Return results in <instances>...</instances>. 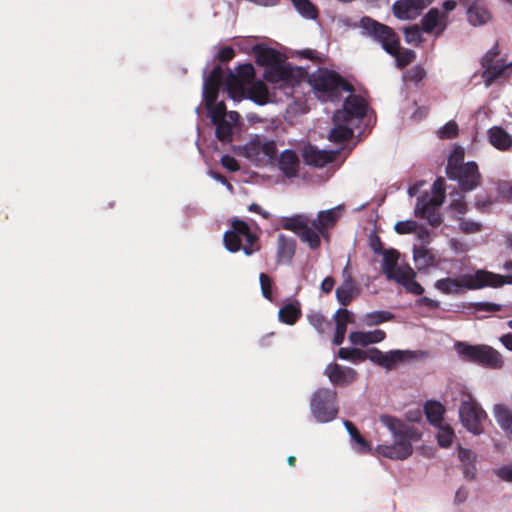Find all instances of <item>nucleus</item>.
Here are the masks:
<instances>
[{"label": "nucleus", "instance_id": "f257e3e1", "mask_svg": "<svg viewBox=\"0 0 512 512\" xmlns=\"http://www.w3.org/2000/svg\"><path fill=\"white\" fill-rule=\"evenodd\" d=\"M342 214L341 205L318 212L315 219H310L305 214H297L285 218L282 227L295 233L311 250H317L321 246V239L327 243L330 242V231L335 228Z\"/></svg>", "mask_w": 512, "mask_h": 512}, {"label": "nucleus", "instance_id": "f03ea898", "mask_svg": "<svg viewBox=\"0 0 512 512\" xmlns=\"http://www.w3.org/2000/svg\"><path fill=\"white\" fill-rule=\"evenodd\" d=\"M255 69L251 63L241 64L235 73L229 71L225 79L226 91L234 101L245 98L256 104L264 105L268 102V88L262 81H254Z\"/></svg>", "mask_w": 512, "mask_h": 512}, {"label": "nucleus", "instance_id": "7ed1b4c3", "mask_svg": "<svg viewBox=\"0 0 512 512\" xmlns=\"http://www.w3.org/2000/svg\"><path fill=\"white\" fill-rule=\"evenodd\" d=\"M380 421L389 429L396 440L391 445H378L377 452L394 460L408 458L413 453L412 442L421 439V432L414 426L390 415H381Z\"/></svg>", "mask_w": 512, "mask_h": 512}, {"label": "nucleus", "instance_id": "20e7f679", "mask_svg": "<svg viewBox=\"0 0 512 512\" xmlns=\"http://www.w3.org/2000/svg\"><path fill=\"white\" fill-rule=\"evenodd\" d=\"M499 277L496 273L488 270L478 269L473 274L465 273L455 278L446 277L435 282V288L443 294H462L466 290H479L485 287H492Z\"/></svg>", "mask_w": 512, "mask_h": 512}, {"label": "nucleus", "instance_id": "39448f33", "mask_svg": "<svg viewBox=\"0 0 512 512\" xmlns=\"http://www.w3.org/2000/svg\"><path fill=\"white\" fill-rule=\"evenodd\" d=\"M445 170L449 179L458 182L461 192H471L482 184V175L477 163H463V152L455 150L449 156Z\"/></svg>", "mask_w": 512, "mask_h": 512}, {"label": "nucleus", "instance_id": "423d86ee", "mask_svg": "<svg viewBox=\"0 0 512 512\" xmlns=\"http://www.w3.org/2000/svg\"><path fill=\"white\" fill-rule=\"evenodd\" d=\"M311 83L316 97L322 102H335L341 98L343 92L354 91L353 86L339 73L320 69L312 76Z\"/></svg>", "mask_w": 512, "mask_h": 512}, {"label": "nucleus", "instance_id": "0eeeda50", "mask_svg": "<svg viewBox=\"0 0 512 512\" xmlns=\"http://www.w3.org/2000/svg\"><path fill=\"white\" fill-rule=\"evenodd\" d=\"M223 241L228 251L235 253L242 249L247 256H251L261 248L259 236L240 219L232 220L231 230L224 233Z\"/></svg>", "mask_w": 512, "mask_h": 512}, {"label": "nucleus", "instance_id": "6e6552de", "mask_svg": "<svg viewBox=\"0 0 512 512\" xmlns=\"http://www.w3.org/2000/svg\"><path fill=\"white\" fill-rule=\"evenodd\" d=\"M454 348L463 362L473 363L489 369H501L504 366L502 355L489 345H472L457 341Z\"/></svg>", "mask_w": 512, "mask_h": 512}, {"label": "nucleus", "instance_id": "1a4fd4ad", "mask_svg": "<svg viewBox=\"0 0 512 512\" xmlns=\"http://www.w3.org/2000/svg\"><path fill=\"white\" fill-rule=\"evenodd\" d=\"M310 409L320 423L334 420L338 414L337 392L329 388L317 389L311 397Z\"/></svg>", "mask_w": 512, "mask_h": 512}, {"label": "nucleus", "instance_id": "9d476101", "mask_svg": "<svg viewBox=\"0 0 512 512\" xmlns=\"http://www.w3.org/2000/svg\"><path fill=\"white\" fill-rule=\"evenodd\" d=\"M500 49L498 43H495L481 59L483 78L486 87L491 86L497 79L503 77L507 71L512 68V62L506 63L504 58H500Z\"/></svg>", "mask_w": 512, "mask_h": 512}, {"label": "nucleus", "instance_id": "9b49d317", "mask_svg": "<svg viewBox=\"0 0 512 512\" xmlns=\"http://www.w3.org/2000/svg\"><path fill=\"white\" fill-rule=\"evenodd\" d=\"M360 26L375 41L379 42L382 48L388 53L393 54L396 45L400 41L397 33L389 26L382 24L368 16L361 18Z\"/></svg>", "mask_w": 512, "mask_h": 512}, {"label": "nucleus", "instance_id": "f8f14e48", "mask_svg": "<svg viewBox=\"0 0 512 512\" xmlns=\"http://www.w3.org/2000/svg\"><path fill=\"white\" fill-rule=\"evenodd\" d=\"M459 417L463 426L474 435L484 432L483 421L487 419L486 412L472 399L462 401L459 408Z\"/></svg>", "mask_w": 512, "mask_h": 512}, {"label": "nucleus", "instance_id": "ddd939ff", "mask_svg": "<svg viewBox=\"0 0 512 512\" xmlns=\"http://www.w3.org/2000/svg\"><path fill=\"white\" fill-rule=\"evenodd\" d=\"M365 353L366 359L386 370H392L398 363L410 361L415 356V353L409 350H392L384 353L375 347L368 349Z\"/></svg>", "mask_w": 512, "mask_h": 512}, {"label": "nucleus", "instance_id": "4468645a", "mask_svg": "<svg viewBox=\"0 0 512 512\" xmlns=\"http://www.w3.org/2000/svg\"><path fill=\"white\" fill-rule=\"evenodd\" d=\"M366 112L365 100L358 95L351 94L345 99L342 109L333 114L332 119L334 123H349L353 119H363Z\"/></svg>", "mask_w": 512, "mask_h": 512}, {"label": "nucleus", "instance_id": "2eb2a0df", "mask_svg": "<svg viewBox=\"0 0 512 512\" xmlns=\"http://www.w3.org/2000/svg\"><path fill=\"white\" fill-rule=\"evenodd\" d=\"M422 30L434 33L436 37L443 34L448 26V15L437 8H431L421 19Z\"/></svg>", "mask_w": 512, "mask_h": 512}, {"label": "nucleus", "instance_id": "dca6fc26", "mask_svg": "<svg viewBox=\"0 0 512 512\" xmlns=\"http://www.w3.org/2000/svg\"><path fill=\"white\" fill-rule=\"evenodd\" d=\"M325 375L333 385L340 387L353 383L357 378L356 370L337 363L328 364L325 368Z\"/></svg>", "mask_w": 512, "mask_h": 512}, {"label": "nucleus", "instance_id": "f3484780", "mask_svg": "<svg viewBox=\"0 0 512 512\" xmlns=\"http://www.w3.org/2000/svg\"><path fill=\"white\" fill-rule=\"evenodd\" d=\"M297 243L293 237L279 234L276 242V263L290 265L296 253Z\"/></svg>", "mask_w": 512, "mask_h": 512}, {"label": "nucleus", "instance_id": "a211bd4d", "mask_svg": "<svg viewBox=\"0 0 512 512\" xmlns=\"http://www.w3.org/2000/svg\"><path fill=\"white\" fill-rule=\"evenodd\" d=\"M295 73L296 71L290 64L278 62L265 70L264 78L271 83L285 82L293 84L296 81Z\"/></svg>", "mask_w": 512, "mask_h": 512}, {"label": "nucleus", "instance_id": "6ab92c4d", "mask_svg": "<svg viewBox=\"0 0 512 512\" xmlns=\"http://www.w3.org/2000/svg\"><path fill=\"white\" fill-rule=\"evenodd\" d=\"M247 150L249 156L258 157L259 155H263L267 157L268 160L275 159L277 154L276 142L262 136H256L252 139L247 145Z\"/></svg>", "mask_w": 512, "mask_h": 512}, {"label": "nucleus", "instance_id": "aec40b11", "mask_svg": "<svg viewBox=\"0 0 512 512\" xmlns=\"http://www.w3.org/2000/svg\"><path fill=\"white\" fill-rule=\"evenodd\" d=\"M303 159L307 165L322 168L335 159V153L327 150H319L313 145H308L303 151Z\"/></svg>", "mask_w": 512, "mask_h": 512}, {"label": "nucleus", "instance_id": "412c9836", "mask_svg": "<svg viewBox=\"0 0 512 512\" xmlns=\"http://www.w3.org/2000/svg\"><path fill=\"white\" fill-rule=\"evenodd\" d=\"M253 53L255 55L256 63L259 66L266 67L267 69L278 62H284V58L280 52L263 44L255 45L253 47Z\"/></svg>", "mask_w": 512, "mask_h": 512}, {"label": "nucleus", "instance_id": "4be33fe9", "mask_svg": "<svg viewBox=\"0 0 512 512\" xmlns=\"http://www.w3.org/2000/svg\"><path fill=\"white\" fill-rule=\"evenodd\" d=\"M383 263L382 270L388 280H395L399 274L403 273L405 266H398L400 253L395 249H386L382 252Z\"/></svg>", "mask_w": 512, "mask_h": 512}, {"label": "nucleus", "instance_id": "5701e85b", "mask_svg": "<svg viewBox=\"0 0 512 512\" xmlns=\"http://www.w3.org/2000/svg\"><path fill=\"white\" fill-rule=\"evenodd\" d=\"M347 270L348 268L346 266L343 271L345 277L344 281L341 286L336 289V298L342 306H348L353 298L359 294V288L351 275L347 273Z\"/></svg>", "mask_w": 512, "mask_h": 512}, {"label": "nucleus", "instance_id": "b1692460", "mask_svg": "<svg viewBox=\"0 0 512 512\" xmlns=\"http://www.w3.org/2000/svg\"><path fill=\"white\" fill-rule=\"evenodd\" d=\"M300 161L294 150H284L278 158V168L287 178L296 177L299 172Z\"/></svg>", "mask_w": 512, "mask_h": 512}, {"label": "nucleus", "instance_id": "393cba45", "mask_svg": "<svg viewBox=\"0 0 512 512\" xmlns=\"http://www.w3.org/2000/svg\"><path fill=\"white\" fill-rule=\"evenodd\" d=\"M334 318H335L336 328H335V333H334V337H333V344L336 346H340L345 339V334L347 331V324L353 323L354 317H353V314L349 310H347L345 308H340L336 311Z\"/></svg>", "mask_w": 512, "mask_h": 512}, {"label": "nucleus", "instance_id": "a878e982", "mask_svg": "<svg viewBox=\"0 0 512 512\" xmlns=\"http://www.w3.org/2000/svg\"><path fill=\"white\" fill-rule=\"evenodd\" d=\"M393 14L400 20H414L422 12L421 6H418L413 0H397L392 6Z\"/></svg>", "mask_w": 512, "mask_h": 512}, {"label": "nucleus", "instance_id": "bb28decb", "mask_svg": "<svg viewBox=\"0 0 512 512\" xmlns=\"http://www.w3.org/2000/svg\"><path fill=\"white\" fill-rule=\"evenodd\" d=\"M394 281L403 286L408 293L417 296L424 293V288L416 281V272L409 265L405 266L404 272L399 274Z\"/></svg>", "mask_w": 512, "mask_h": 512}, {"label": "nucleus", "instance_id": "cd10ccee", "mask_svg": "<svg viewBox=\"0 0 512 512\" xmlns=\"http://www.w3.org/2000/svg\"><path fill=\"white\" fill-rule=\"evenodd\" d=\"M386 338V333L383 330L376 329L374 331L362 332L354 331L349 334V341L353 345L367 346L369 344L379 343Z\"/></svg>", "mask_w": 512, "mask_h": 512}, {"label": "nucleus", "instance_id": "c85d7f7f", "mask_svg": "<svg viewBox=\"0 0 512 512\" xmlns=\"http://www.w3.org/2000/svg\"><path fill=\"white\" fill-rule=\"evenodd\" d=\"M458 458L462 463V472L467 480H473L477 473L476 454L469 449L459 447Z\"/></svg>", "mask_w": 512, "mask_h": 512}, {"label": "nucleus", "instance_id": "c756f323", "mask_svg": "<svg viewBox=\"0 0 512 512\" xmlns=\"http://www.w3.org/2000/svg\"><path fill=\"white\" fill-rule=\"evenodd\" d=\"M490 144L498 150L507 151L512 146V137L500 126L488 130Z\"/></svg>", "mask_w": 512, "mask_h": 512}, {"label": "nucleus", "instance_id": "7c9ffc66", "mask_svg": "<svg viewBox=\"0 0 512 512\" xmlns=\"http://www.w3.org/2000/svg\"><path fill=\"white\" fill-rule=\"evenodd\" d=\"M279 320L287 325H294L302 316L299 302L285 304L279 309Z\"/></svg>", "mask_w": 512, "mask_h": 512}, {"label": "nucleus", "instance_id": "2f4dec72", "mask_svg": "<svg viewBox=\"0 0 512 512\" xmlns=\"http://www.w3.org/2000/svg\"><path fill=\"white\" fill-rule=\"evenodd\" d=\"M467 17L469 22L476 26V25H482L487 23L490 18L491 14L489 10L482 4L478 2H474L467 11Z\"/></svg>", "mask_w": 512, "mask_h": 512}, {"label": "nucleus", "instance_id": "473e14b6", "mask_svg": "<svg viewBox=\"0 0 512 512\" xmlns=\"http://www.w3.org/2000/svg\"><path fill=\"white\" fill-rule=\"evenodd\" d=\"M494 415L499 426L506 432L512 440V412L505 405H496Z\"/></svg>", "mask_w": 512, "mask_h": 512}, {"label": "nucleus", "instance_id": "72a5a7b5", "mask_svg": "<svg viewBox=\"0 0 512 512\" xmlns=\"http://www.w3.org/2000/svg\"><path fill=\"white\" fill-rule=\"evenodd\" d=\"M444 412L445 408L440 402L427 401L424 405L427 420L435 426L442 424Z\"/></svg>", "mask_w": 512, "mask_h": 512}, {"label": "nucleus", "instance_id": "f704fd0d", "mask_svg": "<svg viewBox=\"0 0 512 512\" xmlns=\"http://www.w3.org/2000/svg\"><path fill=\"white\" fill-rule=\"evenodd\" d=\"M344 426L355 445H357L356 450L358 452L368 453L371 451L369 442L360 434L357 427L351 421L345 420Z\"/></svg>", "mask_w": 512, "mask_h": 512}, {"label": "nucleus", "instance_id": "c9c22d12", "mask_svg": "<svg viewBox=\"0 0 512 512\" xmlns=\"http://www.w3.org/2000/svg\"><path fill=\"white\" fill-rule=\"evenodd\" d=\"M438 206L435 204L434 198L430 197L428 193L418 197L415 206V216L424 219L425 215L436 209Z\"/></svg>", "mask_w": 512, "mask_h": 512}, {"label": "nucleus", "instance_id": "e433bc0d", "mask_svg": "<svg viewBox=\"0 0 512 512\" xmlns=\"http://www.w3.org/2000/svg\"><path fill=\"white\" fill-rule=\"evenodd\" d=\"M390 55L395 57L396 66L399 69L405 68L416 58V53L413 50L400 47V41L396 45L394 53Z\"/></svg>", "mask_w": 512, "mask_h": 512}, {"label": "nucleus", "instance_id": "4c0bfd02", "mask_svg": "<svg viewBox=\"0 0 512 512\" xmlns=\"http://www.w3.org/2000/svg\"><path fill=\"white\" fill-rule=\"evenodd\" d=\"M413 258L418 269H424L434 264L435 258L424 246L415 247Z\"/></svg>", "mask_w": 512, "mask_h": 512}, {"label": "nucleus", "instance_id": "58836bf2", "mask_svg": "<svg viewBox=\"0 0 512 512\" xmlns=\"http://www.w3.org/2000/svg\"><path fill=\"white\" fill-rule=\"evenodd\" d=\"M344 123H335V127L331 129L328 139L335 143H343L350 140L353 136V130Z\"/></svg>", "mask_w": 512, "mask_h": 512}, {"label": "nucleus", "instance_id": "ea45409f", "mask_svg": "<svg viewBox=\"0 0 512 512\" xmlns=\"http://www.w3.org/2000/svg\"><path fill=\"white\" fill-rule=\"evenodd\" d=\"M296 10L308 19H315L318 16L317 7L310 0H292Z\"/></svg>", "mask_w": 512, "mask_h": 512}, {"label": "nucleus", "instance_id": "a19ab883", "mask_svg": "<svg viewBox=\"0 0 512 512\" xmlns=\"http://www.w3.org/2000/svg\"><path fill=\"white\" fill-rule=\"evenodd\" d=\"M338 357L342 360H349L352 362H362L366 360V353L365 351L359 349V348H340L338 350Z\"/></svg>", "mask_w": 512, "mask_h": 512}, {"label": "nucleus", "instance_id": "79ce46f5", "mask_svg": "<svg viewBox=\"0 0 512 512\" xmlns=\"http://www.w3.org/2000/svg\"><path fill=\"white\" fill-rule=\"evenodd\" d=\"M394 318L395 315L389 311H374L367 313L364 317V321L368 326H375L393 320Z\"/></svg>", "mask_w": 512, "mask_h": 512}, {"label": "nucleus", "instance_id": "37998d69", "mask_svg": "<svg viewBox=\"0 0 512 512\" xmlns=\"http://www.w3.org/2000/svg\"><path fill=\"white\" fill-rule=\"evenodd\" d=\"M215 126V135L223 143L232 141V126L224 119L212 122Z\"/></svg>", "mask_w": 512, "mask_h": 512}, {"label": "nucleus", "instance_id": "c03bdc74", "mask_svg": "<svg viewBox=\"0 0 512 512\" xmlns=\"http://www.w3.org/2000/svg\"><path fill=\"white\" fill-rule=\"evenodd\" d=\"M438 426V432H437V441L438 444L443 448H448L451 446L453 439H454V431L449 425H437Z\"/></svg>", "mask_w": 512, "mask_h": 512}, {"label": "nucleus", "instance_id": "a18cd8bd", "mask_svg": "<svg viewBox=\"0 0 512 512\" xmlns=\"http://www.w3.org/2000/svg\"><path fill=\"white\" fill-rule=\"evenodd\" d=\"M220 86L215 84H210L204 81L203 85V98L206 107H211L216 102L218 98Z\"/></svg>", "mask_w": 512, "mask_h": 512}, {"label": "nucleus", "instance_id": "49530a36", "mask_svg": "<svg viewBox=\"0 0 512 512\" xmlns=\"http://www.w3.org/2000/svg\"><path fill=\"white\" fill-rule=\"evenodd\" d=\"M445 180L442 177H438L433 185H432V192L433 195L431 196L435 200L436 206H441L445 199Z\"/></svg>", "mask_w": 512, "mask_h": 512}, {"label": "nucleus", "instance_id": "de8ad7c7", "mask_svg": "<svg viewBox=\"0 0 512 512\" xmlns=\"http://www.w3.org/2000/svg\"><path fill=\"white\" fill-rule=\"evenodd\" d=\"M309 323L320 333L323 334L329 326V322L319 312L311 313L307 316Z\"/></svg>", "mask_w": 512, "mask_h": 512}, {"label": "nucleus", "instance_id": "09e8293b", "mask_svg": "<svg viewBox=\"0 0 512 512\" xmlns=\"http://www.w3.org/2000/svg\"><path fill=\"white\" fill-rule=\"evenodd\" d=\"M422 31V27L420 28L418 25L405 28L404 35L406 42L416 45L420 44L423 41Z\"/></svg>", "mask_w": 512, "mask_h": 512}, {"label": "nucleus", "instance_id": "8fccbe9b", "mask_svg": "<svg viewBox=\"0 0 512 512\" xmlns=\"http://www.w3.org/2000/svg\"><path fill=\"white\" fill-rule=\"evenodd\" d=\"M496 190L499 197L507 202H512V180H499Z\"/></svg>", "mask_w": 512, "mask_h": 512}, {"label": "nucleus", "instance_id": "3c124183", "mask_svg": "<svg viewBox=\"0 0 512 512\" xmlns=\"http://www.w3.org/2000/svg\"><path fill=\"white\" fill-rule=\"evenodd\" d=\"M212 122L224 120L226 116V105L224 102H215L213 106L206 107Z\"/></svg>", "mask_w": 512, "mask_h": 512}, {"label": "nucleus", "instance_id": "603ef678", "mask_svg": "<svg viewBox=\"0 0 512 512\" xmlns=\"http://www.w3.org/2000/svg\"><path fill=\"white\" fill-rule=\"evenodd\" d=\"M261 292L264 298L269 301H272V287L273 281L272 279L265 273H261L259 276Z\"/></svg>", "mask_w": 512, "mask_h": 512}, {"label": "nucleus", "instance_id": "864d4df0", "mask_svg": "<svg viewBox=\"0 0 512 512\" xmlns=\"http://www.w3.org/2000/svg\"><path fill=\"white\" fill-rule=\"evenodd\" d=\"M438 133L441 139H453L458 135V125L454 121H449L439 130Z\"/></svg>", "mask_w": 512, "mask_h": 512}, {"label": "nucleus", "instance_id": "5fc2aeb1", "mask_svg": "<svg viewBox=\"0 0 512 512\" xmlns=\"http://www.w3.org/2000/svg\"><path fill=\"white\" fill-rule=\"evenodd\" d=\"M471 308L475 312L493 313V312L500 311L502 309V306L500 304H496L493 302H475V303H471Z\"/></svg>", "mask_w": 512, "mask_h": 512}, {"label": "nucleus", "instance_id": "6e6d98bb", "mask_svg": "<svg viewBox=\"0 0 512 512\" xmlns=\"http://www.w3.org/2000/svg\"><path fill=\"white\" fill-rule=\"evenodd\" d=\"M418 224L413 220L399 221L395 224L394 229L398 234H409L416 232Z\"/></svg>", "mask_w": 512, "mask_h": 512}, {"label": "nucleus", "instance_id": "4d7b16f0", "mask_svg": "<svg viewBox=\"0 0 512 512\" xmlns=\"http://www.w3.org/2000/svg\"><path fill=\"white\" fill-rule=\"evenodd\" d=\"M459 228L465 234H472L480 232L482 230V225L475 221L461 219Z\"/></svg>", "mask_w": 512, "mask_h": 512}, {"label": "nucleus", "instance_id": "13d9d810", "mask_svg": "<svg viewBox=\"0 0 512 512\" xmlns=\"http://www.w3.org/2000/svg\"><path fill=\"white\" fill-rule=\"evenodd\" d=\"M223 80V69L220 65L215 66L210 74L204 79L205 82L221 86Z\"/></svg>", "mask_w": 512, "mask_h": 512}, {"label": "nucleus", "instance_id": "bf43d9fd", "mask_svg": "<svg viewBox=\"0 0 512 512\" xmlns=\"http://www.w3.org/2000/svg\"><path fill=\"white\" fill-rule=\"evenodd\" d=\"M450 208L458 214L464 215L468 211V205L464 196L458 195L457 198L453 199L450 203Z\"/></svg>", "mask_w": 512, "mask_h": 512}, {"label": "nucleus", "instance_id": "052dcab7", "mask_svg": "<svg viewBox=\"0 0 512 512\" xmlns=\"http://www.w3.org/2000/svg\"><path fill=\"white\" fill-rule=\"evenodd\" d=\"M221 165L230 172H236L240 169L237 160L228 154L223 155L220 160Z\"/></svg>", "mask_w": 512, "mask_h": 512}, {"label": "nucleus", "instance_id": "680f3d73", "mask_svg": "<svg viewBox=\"0 0 512 512\" xmlns=\"http://www.w3.org/2000/svg\"><path fill=\"white\" fill-rule=\"evenodd\" d=\"M426 76V71L420 65L414 66L408 73V77L411 81L420 82Z\"/></svg>", "mask_w": 512, "mask_h": 512}, {"label": "nucleus", "instance_id": "e2e57ef3", "mask_svg": "<svg viewBox=\"0 0 512 512\" xmlns=\"http://www.w3.org/2000/svg\"><path fill=\"white\" fill-rule=\"evenodd\" d=\"M234 56H235L234 49L230 46H226L219 50V52L217 54V59L220 62H228V61L232 60L234 58Z\"/></svg>", "mask_w": 512, "mask_h": 512}, {"label": "nucleus", "instance_id": "0e129e2a", "mask_svg": "<svg viewBox=\"0 0 512 512\" xmlns=\"http://www.w3.org/2000/svg\"><path fill=\"white\" fill-rule=\"evenodd\" d=\"M496 475L506 482H512V465L502 466L496 471Z\"/></svg>", "mask_w": 512, "mask_h": 512}, {"label": "nucleus", "instance_id": "69168bd1", "mask_svg": "<svg viewBox=\"0 0 512 512\" xmlns=\"http://www.w3.org/2000/svg\"><path fill=\"white\" fill-rule=\"evenodd\" d=\"M424 219H427L432 227H438L442 223V218L436 209L425 215Z\"/></svg>", "mask_w": 512, "mask_h": 512}, {"label": "nucleus", "instance_id": "338daca9", "mask_svg": "<svg viewBox=\"0 0 512 512\" xmlns=\"http://www.w3.org/2000/svg\"><path fill=\"white\" fill-rule=\"evenodd\" d=\"M248 210L250 212H253V213H256V214H259L260 216H262L264 219H269L271 217V214L268 212V211H265L264 209H262V207L260 205H258L257 203H251L249 206H248Z\"/></svg>", "mask_w": 512, "mask_h": 512}, {"label": "nucleus", "instance_id": "774afa93", "mask_svg": "<svg viewBox=\"0 0 512 512\" xmlns=\"http://www.w3.org/2000/svg\"><path fill=\"white\" fill-rule=\"evenodd\" d=\"M334 284H335V280L333 277L331 276H328L326 277L322 283H321V290L328 294L332 291L333 287H334Z\"/></svg>", "mask_w": 512, "mask_h": 512}]
</instances>
